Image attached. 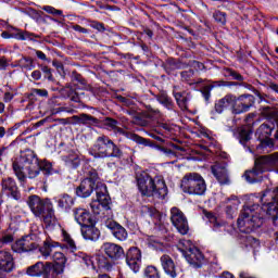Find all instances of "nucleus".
Masks as SVG:
<instances>
[{"label": "nucleus", "mask_w": 278, "mask_h": 278, "mask_svg": "<svg viewBox=\"0 0 278 278\" xmlns=\"http://www.w3.org/2000/svg\"><path fill=\"white\" fill-rule=\"evenodd\" d=\"M263 206H244L237 219V225L241 233H252L264 225V214L271 216L274 220L278 218V187L266 189L261 197Z\"/></svg>", "instance_id": "1"}, {"label": "nucleus", "mask_w": 278, "mask_h": 278, "mask_svg": "<svg viewBox=\"0 0 278 278\" xmlns=\"http://www.w3.org/2000/svg\"><path fill=\"white\" fill-rule=\"evenodd\" d=\"M27 164L37 166L39 170H43L47 175H50L51 170H53L51 163L40 162L36 152L33 150H26L12 163L14 175L21 182V186H25V182L27 181V175L25 174V166H27Z\"/></svg>", "instance_id": "2"}, {"label": "nucleus", "mask_w": 278, "mask_h": 278, "mask_svg": "<svg viewBox=\"0 0 278 278\" xmlns=\"http://www.w3.org/2000/svg\"><path fill=\"white\" fill-rule=\"evenodd\" d=\"M137 186L143 197H153L154 199H165L168 194V188L162 177H151L149 174L137 176Z\"/></svg>", "instance_id": "3"}, {"label": "nucleus", "mask_w": 278, "mask_h": 278, "mask_svg": "<svg viewBox=\"0 0 278 278\" xmlns=\"http://www.w3.org/2000/svg\"><path fill=\"white\" fill-rule=\"evenodd\" d=\"M180 188L187 194H197L199 197L205 194L207 185L205 179L199 173H188L181 179Z\"/></svg>", "instance_id": "4"}, {"label": "nucleus", "mask_w": 278, "mask_h": 278, "mask_svg": "<svg viewBox=\"0 0 278 278\" xmlns=\"http://www.w3.org/2000/svg\"><path fill=\"white\" fill-rule=\"evenodd\" d=\"M62 240L63 244H60V242H55L51 239H47L43 241V245L39 249L41 255L47 260V257L51 256V253H53V249H58V247H61V249H68L71 253H75L77 251V243H75V240L66 230H62Z\"/></svg>", "instance_id": "5"}, {"label": "nucleus", "mask_w": 278, "mask_h": 278, "mask_svg": "<svg viewBox=\"0 0 278 278\" xmlns=\"http://www.w3.org/2000/svg\"><path fill=\"white\" fill-rule=\"evenodd\" d=\"M103 125L109 131H115V134H121L122 136L128 138V140H132V142H136L137 144H142L143 147H152L151 140L142 138L137 134L125 131L123 128L118 127V122L114 118L106 117L103 121Z\"/></svg>", "instance_id": "6"}, {"label": "nucleus", "mask_w": 278, "mask_h": 278, "mask_svg": "<svg viewBox=\"0 0 278 278\" xmlns=\"http://www.w3.org/2000/svg\"><path fill=\"white\" fill-rule=\"evenodd\" d=\"M97 200L90 203L93 214L101 212H110V195L108 194V186L98 185L96 188Z\"/></svg>", "instance_id": "7"}, {"label": "nucleus", "mask_w": 278, "mask_h": 278, "mask_svg": "<svg viewBox=\"0 0 278 278\" xmlns=\"http://www.w3.org/2000/svg\"><path fill=\"white\" fill-rule=\"evenodd\" d=\"M50 204L51 200H45L38 195H30L27 199V205L36 218H42Z\"/></svg>", "instance_id": "8"}, {"label": "nucleus", "mask_w": 278, "mask_h": 278, "mask_svg": "<svg viewBox=\"0 0 278 278\" xmlns=\"http://www.w3.org/2000/svg\"><path fill=\"white\" fill-rule=\"evenodd\" d=\"M170 220L172 225L177 229L178 233L186 236L190 231V226L188 225V218L184 215V212L177 207L170 210Z\"/></svg>", "instance_id": "9"}, {"label": "nucleus", "mask_w": 278, "mask_h": 278, "mask_svg": "<svg viewBox=\"0 0 278 278\" xmlns=\"http://www.w3.org/2000/svg\"><path fill=\"white\" fill-rule=\"evenodd\" d=\"M113 141L110 137L102 135L97 138L93 144L94 157H110L109 149H112Z\"/></svg>", "instance_id": "10"}, {"label": "nucleus", "mask_w": 278, "mask_h": 278, "mask_svg": "<svg viewBox=\"0 0 278 278\" xmlns=\"http://www.w3.org/2000/svg\"><path fill=\"white\" fill-rule=\"evenodd\" d=\"M27 275L30 277L55 278L53 271H51V262H47L46 264L42 262L36 263L27 268Z\"/></svg>", "instance_id": "11"}, {"label": "nucleus", "mask_w": 278, "mask_h": 278, "mask_svg": "<svg viewBox=\"0 0 278 278\" xmlns=\"http://www.w3.org/2000/svg\"><path fill=\"white\" fill-rule=\"evenodd\" d=\"M126 264L135 273H140V266L142 265V252L138 248H130L126 254Z\"/></svg>", "instance_id": "12"}, {"label": "nucleus", "mask_w": 278, "mask_h": 278, "mask_svg": "<svg viewBox=\"0 0 278 278\" xmlns=\"http://www.w3.org/2000/svg\"><path fill=\"white\" fill-rule=\"evenodd\" d=\"M52 262L51 263V271L54 278L60 277V275L64 274V269L66 268V255L62 252H54L52 254Z\"/></svg>", "instance_id": "13"}, {"label": "nucleus", "mask_w": 278, "mask_h": 278, "mask_svg": "<svg viewBox=\"0 0 278 278\" xmlns=\"http://www.w3.org/2000/svg\"><path fill=\"white\" fill-rule=\"evenodd\" d=\"M273 135V128L267 124H262L257 130L256 136L260 138V144L256 147L257 151H262V149H266V147L270 146V136Z\"/></svg>", "instance_id": "14"}, {"label": "nucleus", "mask_w": 278, "mask_h": 278, "mask_svg": "<svg viewBox=\"0 0 278 278\" xmlns=\"http://www.w3.org/2000/svg\"><path fill=\"white\" fill-rule=\"evenodd\" d=\"M253 103H255V98L253 97V94H243L239 98H236L235 114H242L244 112H249V110L253 108Z\"/></svg>", "instance_id": "15"}, {"label": "nucleus", "mask_w": 278, "mask_h": 278, "mask_svg": "<svg viewBox=\"0 0 278 278\" xmlns=\"http://www.w3.org/2000/svg\"><path fill=\"white\" fill-rule=\"evenodd\" d=\"M212 174L222 186L229 184V174L227 173V165L223 163H216L211 167Z\"/></svg>", "instance_id": "16"}, {"label": "nucleus", "mask_w": 278, "mask_h": 278, "mask_svg": "<svg viewBox=\"0 0 278 278\" xmlns=\"http://www.w3.org/2000/svg\"><path fill=\"white\" fill-rule=\"evenodd\" d=\"M101 250L111 260H121V257L125 255V250H123V247L116 243H110V242L103 243V245L101 247Z\"/></svg>", "instance_id": "17"}, {"label": "nucleus", "mask_w": 278, "mask_h": 278, "mask_svg": "<svg viewBox=\"0 0 278 278\" xmlns=\"http://www.w3.org/2000/svg\"><path fill=\"white\" fill-rule=\"evenodd\" d=\"M228 108H231L233 114H236V96L227 94L215 103L217 114H223Z\"/></svg>", "instance_id": "18"}, {"label": "nucleus", "mask_w": 278, "mask_h": 278, "mask_svg": "<svg viewBox=\"0 0 278 278\" xmlns=\"http://www.w3.org/2000/svg\"><path fill=\"white\" fill-rule=\"evenodd\" d=\"M105 227H108V229L112 231L114 238H116L121 242L127 240V230L125 229V227L121 226L114 219H106Z\"/></svg>", "instance_id": "19"}, {"label": "nucleus", "mask_w": 278, "mask_h": 278, "mask_svg": "<svg viewBox=\"0 0 278 278\" xmlns=\"http://www.w3.org/2000/svg\"><path fill=\"white\" fill-rule=\"evenodd\" d=\"M34 249H36V242L31 241L30 237L22 238L12 245V251L15 253H25Z\"/></svg>", "instance_id": "20"}, {"label": "nucleus", "mask_w": 278, "mask_h": 278, "mask_svg": "<svg viewBox=\"0 0 278 278\" xmlns=\"http://www.w3.org/2000/svg\"><path fill=\"white\" fill-rule=\"evenodd\" d=\"M74 218L78 225L86 227L88 225H94V219H92V215L86 208H75L74 210Z\"/></svg>", "instance_id": "21"}, {"label": "nucleus", "mask_w": 278, "mask_h": 278, "mask_svg": "<svg viewBox=\"0 0 278 278\" xmlns=\"http://www.w3.org/2000/svg\"><path fill=\"white\" fill-rule=\"evenodd\" d=\"M14 268V257L8 251H0V273H12Z\"/></svg>", "instance_id": "22"}, {"label": "nucleus", "mask_w": 278, "mask_h": 278, "mask_svg": "<svg viewBox=\"0 0 278 278\" xmlns=\"http://www.w3.org/2000/svg\"><path fill=\"white\" fill-rule=\"evenodd\" d=\"M185 257L191 266H194V268H201V264H203V253H201V250L192 247V249L185 254Z\"/></svg>", "instance_id": "23"}, {"label": "nucleus", "mask_w": 278, "mask_h": 278, "mask_svg": "<svg viewBox=\"0 0 278 278\" xmlns=\"http://www.w3.org/2000/svg\"><path fill=\"white\" fill-rule=\"evenodd\" d=\"M162 268L166 275L172 278H177V267L175 266V261L169 255H162L160 258Z\"/></svg>", "instance_id": "24"}, {"label": "nucleus", "mask_w": 278, "mask_h": 278, "mask_svg": "<svg viewBox=\"0 0 278 278\" xmlns=\"http://www.w3.org/2000/svg\"><path fill=\"white\" fill-rule=\"evenodd\" d=\"M93 190H94V182L90 179H84L80 182V186L76 188V194L81 199H88V197L92 194Z\"/></svg>", "instance_id": "25"}, {"label": "nucleus", "mask_w": 278, "mask_h": 278, "mask_svg": "<svg viewBox=\"0 0 278 278\" xmlns=\"http://www.w3.org/2000/svg\"><path fill=\"white\" fill-rule=\"evenodd\" d=\"M2 191L13 197V199H18V187L16 186V181L10 177L2 179Z\"/></svg>", "instance_id": "26"}, {"label": "nucleus", "mask_w": 278, "mask_h": 278, "mask_svg": "<svg viewBox=\"0 0 278 278\" xmlns=\"http://www.w3.org/2000/svg\"><path fill=\"white\" fill-rule=\"evenodd\" d=\"M81 235H83V238H85V240L94 241V240H99L101 232L99 231V229H97V227H94V225H87V226H83Z\"/></svg>", "instance_id": "27"}, {"label": "nucleus", "mask_w": 278, "mask_h": 278, "mask_svg": "<svg viewBox=\"0 0 278 278\" xmlns=\"http://www.w3.org/2000/svg\"><path fill=\"white\" fill-rule=\"evenodd\" d=\"M58 206L61 207L63 212H68L73 205H75V200L73 197L64 193L56 198Z\"/></svg>", "instance_id": "28"}, {"label": "nucleus", "mask_w": 278, "mask_h": 278, "mask_svg": "<svg viewBox=\"0 0 278 278\" xmlns=\"http://www.w3.org/2000/svg\"><path fill=\"white\" fill-rule=\"evenodd\" d=\"M254 166L258 173H266V170H270V155L260 156L255 160Z\"/></svg>", "instance_id": "29"}, {"label": "nucleus", "mask_w": 278, "mask_h": 278, "mask_svg": "<svg viewBox=\"0 0 278 278\" xmlns=\"http://www.w3.org/2000/svg\"><path fill=\"white\" fill-rule=\"evenodd\" d=\"M39 218H41L48 227H51V225H55L56 218L55 212L53 211V203H51L50 206L46 208L43 215Z\"/></svg>", "instance_id": "30"}, {"label": "nucleus", "mask_w": 278, "mask_h": 278, "mask_svg": "<svg viewBox=\"0 0 278 278\" xmlns=\"http://www.w3.org/2000/svg\"><path fill=\"white\" fill-rule=\"evenodd\" d=\"M63 161L67 166H72V168H77L79 164H81V156L76 152H70L67 155L63 156Z\"/></svg>", "instance_id": "31"}, {"label": "nucleus", "mask_w": 278, "mask_h": 278, "mask_svg": "<svg viewBox=\"0 0 278 278\" xmlns=\"http://www.w3.org/2000/svg\"><path fill=\"white\" fill-rule=\"evenodd\" d=\"M157 101L159 103H161V105H164V108H166L167 110H173V99H170V97H168V94L162 92L157 96Z\"/></svg>", "instance_id": "32"}, {"label": "nucleus", "mask_w": 278, "mask_h": 278, "mask_svg": "<svg viewBox=\"0 0 278 278\" xmlns=\"http://www.w3.org/2000/svg\"><path fill=\"white\" fill-rule=\"evenodd\" d=\"M17 64L20 68H23L24 71H33V68L36 66L34 65V60L27 56L20 59Z\"/></svg>", "instance_id": "33"}, {"label": "nucleus", "mask_w": 278, "mask_h": 278, "mask_svg": "<svg viewBox=\"0 0 278 278\" xmlns=\"http://www.w3.org/2000/svg\"><path fill=\"white\" fill-rule=\"evenodd\" d=\"M257 175H262V172L257 170V168L254 166L253 169L247 170L243 177L249 184H255V181H257Z\"/></svg>", "instance_id": "34"}, {"label": "nucleus", "mask_w": 278, "mask_h": 278, "mask_svg": "<svg viewBox=\"0 0 278 278\" xmlns=\"http://www.w3.org/2000/svg\"><path fill=\"white\" fill-rule=\"evenodd\" d=\"M174 97L180 110H184V111L188 110V102L190 101V97L184 96L182 93H179V92L175 93Z\"/></svg>", "instance_id": "35"}, {"label": "nucleus", "mask_w": 278, "mask_h": 278, "mask_svg": "<svg viewBox=\"0 0 278 278\" xmlns=\"http://www.w3.org/2000/svg\"><path fill=\"white\" fill-rule=\"evenodd\" d=\"M203 214H204L205 218H207V220H208L210 223H212L213 228H214L215 230L218 229V227H223V223H220V222L218 220V218L216 217V215H214L213 213H210V212H207V211H203Z\"/></svg>", "instance_id": "36"}, {"label": "nucleus", "mask_w": 278, "mask_h": 278, "mask_svg": "<svg viewBox=\"0 0 278 278\" xmlns=\"http://www.w3.org/2000/svg\"><path fill=\"white\" fill-rule=\"evenodd\" d=\"M191 77H194V71L192 70L185 71L181 73L182 81H188L190 86H192V84H201L203 81V79L201 78H199L197 81H190Z\"/></svg>", "instance_id": "37"}, {"label": "nucleus", "mask_w": 278, "mask_h": 278, "mask_svg": "<svg viewBox=\"0 0 278 278\" xmlns=\"http://www.w3.org/2000/svg\"><path fill=\"white\" fill-rule=\"evenodd\" d=\"M144 277L146 278H160V270L155 266H148L144 269Z\"/></svg>", "instance_id": "38"}, {"label": "nucleus", "mask_w": 278, "mask_h": 278, "mask_svg": "<svg viewBox=\"0 0 278 278\" xmlns=\"http://www.w3.org/2000/svg\"><path fill=\"white\" fill-rule=\"evenodd\" d=\"M192 241L190 240H180L178 242V249L179 251H181V253H184V255H186L188 253V251H190L192 249Z\"/></svg>", "instance_id": "39"}, {"label": "nucleus", "mask_w": 278, "mask_h": 278, "mask_svg": "<svg viewBox=\"0 0 278 278\" xmlns=\"http://www.w3.org/2000/svg\"><path fill=\"white\" fill-rule=\"evenodd\" d=\"M238 205H240V201H238V199H235L232 203L226 206V214H228L230 218H233V214H236V211L238 210Z\"/></svg>", "instance_id": "40"}, {"label": "nucleus", "mask_w": 278, "mask_h": 278, "mask_svg": "<svg viewBox=\"0 0 278 278\" xmlns=\"http://www.w3.org/2000/svg\"><path fill=\"white\" fill-rule=\"evenodd\" d=\"M98 119L89 114L83 113L80 114V125H90V123H97Z\"/></svg>", "instance_id": "41"}, {"label": "nucleus", "mask_w": 278, "mask_h": 278, "mask_svg": "<svg viewBox=\"0 0 278 278\" xmlns=\"http://www.w3.org/2000/svg\"><path fill=\"white\" fill-rule=\"evenodd\" d=\"M65 92L71 101H74V103H79V94H77V91H75V89L66 87Z\"/></svg>", "instance_id": "42"}, {"label": "nucleus", "mask_w": 278, "mask_h": 278, "mask_svg": "<svg viewBox=\"0 0 278 278\" xmlns=\"http://www.w3.org/2000/svg\"><path fill=\"white\" fill-rule=\"evenodd\" d=\"M26 168L28 170V178L29 179H36V176L40 175V169L36 165L28 164V166Z\"/></svg>", "instance_id": "43"}, {"label": "nucleus", "mask_w": 278, "mask_h": 278, "mask_svg": "<svg viewBox=\"0 0 278 278\" xmlns=\"http://www.w3.org/2000/svg\"><path fill=\"white\" fill-rule=\"evenodd\" d=\"M112 152H109V157H123V151L118 146L115 144L113 141V144H111Z\"/></svg>", "instance_id": "44"}, {"label": "nucleus", "mask_w": 278, "mask_h": 278, "mask_svg": "<svg viewBox=\"0 0 278 278\" xmlns=\"http://www.w3.org/2000/svg\"><path fill=\"white\" fill-rule=\"evenodd\" d=\"M213 18L217 22L220 23V25H225L227 23V14L220 11H216L213 14Z\"/></svg>", "instance_id": "45"}, {"label": "nucleus", "mask_w": 278, "mask_h": 278, "mask_svg": "<svg viewBox=\"0 0 278 278\" xmlns=\"http://www.w3.org/2000/svg\"><path fill=\"white\" fill-rule=\"evenodd\" d=\"M86 179H89L90 181H92V182H93V186H96V188H97L98 186H101V185H102L101 182H99V174H97L94 170H93V172H90V173H89V177L86 178Z\"/></svg>", "instance_id": "46"}, {"label": "nucleus", "mask_w": 278, "mask_h": 278, "mask_svg": "<svg viewBox=\"0 0 278 278\" xmlns=\"http://www.w3.org/2000/svg\"><path fill=\"white\" fill-rule=\"evenodd\" d=\"M227 75L236 79L237 81H244V77L233 70H226Z\"/></svg>", "instance_id": "47"}, {"label": "nucleus", "mask_w": 278, "mask_h": 278, "mask_svg": "<svg viewBox=\"0 0 278 278\" xmlns=\"http://www.w3.org/2000/svg\"><path fill=\"white\" fill-rule=\"evenodd\" d=\"M227 75L236 79L237 81H244V77L233 70H226Z\"/></svg>", "instance_id": "48"}, {"label": "nucleus", "mask_w": 278, "mask_h": 278, "mask_svg": "<svg viewBox=\"0 0 278 278\" xmlns=\"http://www.w3.org/2000/svg\"><path fill=\"white\" fill-rule=\"evenodd\" d=\"M45 12H48V14H54L55 16H62V11L56 10L53 7H45Z\"/></svg>", "instance_id": "49"}, {"label": "nucleus", "mask_w": 278, "mask_h": 278, "mask_svg": "<svg viewBox=\"0 0 278 278\" xmlns=\"http://www.w3.org/2000/svg\"><path fill=\"white\" fill-rule=\"evenodd\" d=\"M245 240H247V244H249V247H253L254 249L256 247H260V241L257 239H255L254 237L249 236V237H247Z\"/></svg>", "instance_id": "50"}, {"label": "nucleus", "mask_w": 278, "mask_h": 278, "mask_svg": "<svg viewBox=\"0 0 278 278\" xmlns=\"http://www.w3.org/2000/svg\"><path fill=\"white\" fill-rule=\"evenodd\" d=\"M214 88V85H208V86H205L203 89H202V94L204 97V99L207 101V99H210V92H212V89Z\"/></svg>", "instance_id": "51"}, {"label": "nucleus", "mask_w": 278, "mask_h": 278, "mask_svg": "<svg viewBox=\"0 0 278 278\" xmlns=\"http://www.w3.org/2000/svg\"><path fill=\"white\" fill-rule=\"evenodd\" d=\"M31 94H37L38 97H49V91H47V89H31Z\"/></svg>", "instance_id": "52"}, {"label": "nucleus", "mask_w": 278, "mask_h": 278, "mask_svg": "<svg viewBox=\"0 0 278 278\" xmlns=\"http://www.w3.org/2000/svg\"><path fill=\"white\" fill-rule=\"evenodd\" d=\"M78 256L83 262L86 264V266H90L92 264V260L87 254H84L83 252L78 253Z\"/></svg>", "instance_id": "53"}, {"label": "nucleus", "mask_w": 278, "mask_h": 278, "mask_svg": "<svg viewBox=\"0 0 278 278\" xmlns=\"http://www.w3.org/2000/svg\"><path fill=\"white\" fill-rule=\"evenodd\" d=\"M90 27H92V29H97L98 31H105V26L103 25V23L92 22L90 24Z\"/></svg>", "instance_id": "54"}, {"label": "nucleus", "mask_w": 278, "mask_h": 278, "mask_svg": "<svg viewBox=\"0 0 278 278\" xmlns=\"http://www.w3.org/2000/svg\"><path fill=\"white\" fill-rule=\"evenodd\" d=\"M42 73H45L47 79H49V81H53V74H51V68H49V66H42L41 67Z\"/></svg>", "instance_id": "55"}, {"label": "nucleus", "mask_w": 278, "mask_h": 278, "mask_svg": "<svg viewBox=\"0 0 278 278\" xmlns=\"http://www.w3.org/2000/svg\"><path fill=\"white\" fill-rule=\"evenodd\" d=\"M10 66V61L5 56L0 58V71H5Z\"/></svg>", "instance_id": "56"}, {"label": "nucleus", "mask_w": 278, "mask_h": 278, "mask_svg": "<svg viewBox=\"0 0 278 278\" xmlns=\"http://www.w3.org/2000/svg\"><path fill=\"white\" fill-rule=\"evenodd\" d=\"M72 29H74V31H78V34H90V30H88V28L81 27L79 25H73Z\"/></svg>", "instance_id": "57"}, {"label": "nucleus", "mask_w": 278, "mask_h": 278, "mask_svg": "<svg viewBox=\"0 0 278 278\" xmlns=\"http://www.w3.org/2000/svg\"><path fill=\"white\" fill-rule=\"evenodd\" d=\"M2 244H10L14 242V237L12 235H4L1 240Z\"/></svg>", "instance_id": "58"}, {"label": "nucleus", "mask_w": 278, "mask_h": 278, "mask_svg": "<svg viewBox=\"0 0 278 278\" xmlns=\"http://www.w3.org/2000/svg\"><path fill=\"white\" fill-rule=\"evenodd\" d=\"M250 139H251V135L247 130H242L240 132L241 142H249Z\"/></svg>", "instance_id": "59"}, {"label": "nucleus", "mask_w": 278, "mask_h": 278, "mask_svg": "<svg viewBox=\"0 0 278 278\" xmlns=\"http://www.w3.org/2000/svg\"><path fill=\"white\" fill-rule=\"evenodd\" d=\"M23 36H24V40H33V38H40V36L29 31H23Z\"/></svg>", "instance_id": "60"}, {"label": "nucleus", "mask_w": 278, "mask_h": 278, "mask_svg": "<svg viewBox=\"0 0 278 278\" xmlns=\"http://www.w3.org/2000/svg\"><path fill=\"white\" fill-rule=\"evenodd\" d=\"M42 77V73L40 72V70H36L31 73V78L35 80V81H38L40 80Z\"/></svg>", "instance_id": "61"}, {"label": "nucleus", "mask_w": 278, "mask_h": 278, "mask_svg": "<svg viewBox=\"0 0 278 278\" xmlns=\"http://www.w3.org/2000/svg\"><path fill=\"white\" fill-rule=\"evenodd\" d=\"M163 153L167 157H177V153L173 152V150H170V149H163Z\"/></svg>", "instance_id": "62"}, {"label": "nucleus", "mask_w": 278, "mask_h": 278, "mask_svg": "<svg viewBox=\"0 0 278 278\" xmlns=\"http://www.w3.org/2000/svg\"><path fill=\"white\" fill-rule=\"evenodd\" d=\"M36 55L39 60H42L43 62H47V54L40 50H36Z\"/></svg>", "instance_id": "63"}, {"label": "nucleus", "mask_w": 278, "mask_h": 278, "mask_svg": "<svg viewBox=\"0 0 278 278\" xmlns=\"http://www.w3.org/2000/svg\"><path fill=\"white\" fill-rule=\"evenodd\" d=\"M3 99H4L5 103H10V101H12L14 99V94L10 93V92H5Z\"/></svg>", "instance_id": "64"}]
</instances>
